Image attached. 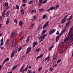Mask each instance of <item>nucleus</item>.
<instances>
[{"mask_svg":"<svg viewBox=\"0 0 73 73\" xmlns=\"http://www.w3.org/2000/svg\"><path fill=\"white\" fill-rule=\"evenodd\" d=\"M73 27H72L70 28V31L69 32L68 36H67L65 39L64 42H66L69 40H70L71 41L68 44V45H72L73 44Z\"/></svg>","mask_w":73,"mask_h":73,"instance_id":"nucleus-1","label":"nucleus"},{"mask_svg":"<svg viewBox=\"0 0 73 73\" xmlns=\"http://www.w3.org/2000/svg\"><path fill=\"white\" fill-rule=\"evenodd\" d=\"M72 17H73V16L71 15L68 19L66 18H64V19H63L62 21V23H65V22L66 21V19H67V20H71V19H72Z\"/></svg>","mask_w":73,"mask_h":73,"instance_id":"nucleus-2","label":"nucleus"},{"mask_svg":"<svg viewBox=\"0 0 73 73\" xmlns=\"http://www.w3.org/2000/svg\"><path fill=\"white\" fill-rule=\"evenodd\" d=\"M56 31V29H53L52 30L50 31L49 32V34L50 35H52L54 32V31Z\"/></svg>","mask_w":73,"mask_h":73,"instance_id":"nucleus-3","label":"nucleus"},{"mask_svg":"<svg viewBox=\"0 0 73 73\" xmlns=\"http://www.w3.org/2000/svg\"><path fill=\"white\" fill-rule=\"evenodd\" d=\"M49 21H47L44 25V26L43 27V29H45V28H46V27H47V26H48V23H49Z\"/></svg>","mask_w":73,"mask_h":73,"instance_id":"nucleus-4","label":"nucleus"},{"mask_svg":"<svg viewBox=\"0 0 73 73\" xmlns=\"http://www.w3.org/2000/svg\"><path fill=\"white\" fill-rule=\"evenodd\" d=\"M31 48L30 47H29L27 48V51L26 53V54H27L28 53L30 52H31Z\"/></svg>","mask_w":73,"mask_h":73,"instance_id":"nucleus-5","label":"nucleus"},{"mask_svg":"<svg viewBox=\"0 0 73 73\" xmlns=\"http://www.w3.org/2000/svg\"><path fill=\"white\" fill-rule=\"evenodd\" d=\"M15 39H13V41L12 44V46L13 47L15 46V45H16V43H15Z\"/></svg>","mask_w":73,"mask_h":73,"instance_id":"nucleus-6","label":"nucleus"},{"mask_svg":"<svg viewBox=\"0 0 73 73\" xmlns=\"http://www.w3.org/2000/svg\"><path fill=\"white\" fill-rule=\"evenodd\" d=\"M44 38H43V37H42V35H41L40 37L38 38V40H39V39H40V42H41V41H43L44 39Z\"/></svg>","mask_w":73,"mask_h":73,"instance_id":"nucleus-7","label":"nucleus"},{"mask_svg":"<svg viewBox=\"0 0 73 73\" xmlns=\"http://www.w3.org/2000/svg\"><path fill=\"white\" fill-rule=\"evenodd\" d=\"M38 44L37 42H34L33 43V48H35L36 45H37Z\"/></svg>","mask_w":73,"mask_h":73,"instance_id":"nucleus-8","label":"nucleus"},{"mask_svg":"<svg viewBox=\"0 0 73 73\" xmlns=\"http://www.w3.org/2000/svg\"><path fill=\"white\" fill-rule=\"evenodd\" d=\"M55 9V7H50L48 10H47V11L49 12L50 11V10H52V9Z\"/></svg>","mask_w":73,"mask_h":73,"instance_id":"nucleus-9","label":"nucleus"},{"mask_svg":"<svg viewBox=\"0 0 73 73\" xmlns=\"http://www.w3.org/2000/svg\"><path fill=\"white\" fill-rule=\"evenodd\" d=\"M15 51H13L12 52V54L11 55V57H13V56H14V54H15Z\"/></svg>","mask_w":73,"mask_h":73,"instance_id":"nucleus-10","label":"nucleus"},{"mask_svg":"<svg viewBox=\"0 0 73 73\" xmlns=\"http://www.w3.org/2000/svg\"><path fill=\"white\" fill-rule=\"evenodd\" d=\"M24 65H23L21 67L20 70H19V73H20V72H21V71L24 70Z\"/></svg>","mask_w":73,"mask_h":73,"instance_id":"nucleus-11","label":"nucleus"},{"mask_svg":"<svg viewBox=\"0 0 73 73\" xmlns=\"http://www.w3.org/2000/svg\"><path fill=\"white\" fill-rule=\"evenodd\" d=\"M65 51V50L63 49H61V50H60L59 51V53H64V51Z\"/></svg>","mask_w":73,"mask_h":73,"instance_id":"nucleus-12","label":"nucleus"},{"mask_svg":"<svg viewBox=\"0 0 73 73\" xmlns=\"http://www.w3.org/2000/svg\"><path fill=\"white\" fill-rule=\"evenodd\" d=\"M15 35H16V33H12L11 34L10 37H12L13 36H15Z\"/></svg>","mask_w":73,"mask_h":73,"instance_id":"nucleus-13","label":"nucleus"},{"mask_svg":"<svg viewBox=\"0 0 73 73\" xmlns=\"http://www.w3.org/2000/svg\"><path fill=\"white\" fill-rule=\"evenodd\" d=\"M9 61V58H7L4 60L3 62V63L4 64V63H5L6 61Z\"/></svg>","mask_w":73,"mask_h":73,"instance_id":"nucleus-14","label":"nucleus"},{"mask_svg":"<svg viewBox=\"0 0 73 73\" xmlns=\"http://www.w3.org/2000/svg\"><path fill=\"white\" fill-rule=\"evenodd\" d=\"M57 57V55L56 54H54V55L53 56V58L52 59L53 60H54L55 59H56V58Z\"/></svg>","mask_w":73,"mask_h":73,"instance_id":"nucleus-15","label":"nucleus"},{"mask_svg":"<svg viewBox=\"0 0 73 73\" xmlns=\"http://www.w3.org/2000/svg\"><path fill=\"white\" fill-rule=\"evenodd\" d=\"M71 22V21H68V22L66 24V27H68V25H69V24H70Z\"/></svg>","mask_w":73,"mask_h":73,"instance_id":"nucleus-16","label":"nucleus"},{"mask_svg":"<svg viewBox=\"0 0 73 73\" xmlns=\"http://www.w3.org/2000/svg\"><path fill=\"white\" fill-rule=\"evenodd\" d=\"M60 36H57L56 38V42H57L58 41V40H59V37Z\"/></svg>","mask_w":73,"mask_h":73,"instance_id":"nucleus-17","label":"nucleus"},{"mask_svg":"<svg viewBox=\"0 0 73 73\" xmlns=\"http://www.w3.org/2000/svg\"><path fill=\"white\" fill-rule=\"evenodd\" d=\"M64 43L63 42H60L59 44V46H62L64 45Z\"/></svg>","mask_w":73,"mask_h":73,"instance_id":"nucleus-18","label":"nucleus"},{"mask_svg":"<svg viewBox=\"0 0 73 73\" xmlns=\"http://www.w3.org/2000/svg\"><path fill=\"white\" fill-rule=\"evenodd\" d=\"M21 13L22 15H24V10L23 9H22L21 10Z\"/></svg>","mask_w":73,"mask_h":73,"instance_id":"nucleus-19","label":"nucleus"},{"mask_svg":"<svg viewBox=\"0 0 73 73\" xmlns=\"http://www.w3.org/2000/svg\"><path fill=\"white\" fill-rule=\"evenodd\" d=\"M17 67L16 66H14L13 67V69L12 70H15V69H16Z\"/></svg>","mask_w":73,"mask_h":73,"instance_id":"nucleus-20","label":"nucleus"},{"mask_svg":"<svg viewBox=\"0 0 73 73\" xmlns=\"http://www.w3.org/2000/svg\"><path fill=\"white\" fill-rule=\"evenodd\" d=\"M34 25H35V23H31V26H30L29 27H30V28H31V27H33V26H34Z\"/></svg>","mask_w":73,"mask_h":73,"instance_id":"nucleus-21","label":"nucleus"},{"mask_svg":"<svg viewBox=\"0 0 73 73\" xmlns=\"http://www.w3.org/2000/svg\"><path fill=\"white\" fill-rule=\"evenodd\" d=\"M41 50V49L40 48H38L37 49H36V52H38L40 50Z\"/></svg>","mask_w":73,"mask_h":73,"instance_id":"nucleus-22","label":"nucleus"},{"mask_svg":"<svg viewBox=\"0 0 73 73\" xmlns=\"http://www.w3.org/2000/svg\"><path fill=\"white\" fill-rule=\"evenodd\" d=\"M29 37H30V36H29L27 38V39L26 40V42H28V41H29Z\"/></svg>","mask_w":73,"mask_h":73,"instance_id":"nucleus-23","label":"nucleus"},{"mask_svg":"<svg viewBox=\"0 0 73 73\" xmlns=\"http://www.w3.org/2000/svg\"><path fill=\"white\" fill-rule=\"evenodd\" d=\"M61 61V59L58 60L57 61V64H58L59 63H60Z\"/></svg>","mask_w":73,"mask_h":73,"instance_id":"nucleus-24","label":"nucleus"},{"mask_svg":"<svg viewBox=\"0 0 73 73\" xmlns=\"http://www.w3.org/2000/svg\"><path fill=\"white\" fill-rule=\"evenodd\" d=\"M48 35V33H47L46 34H45L44 35H42V37H43V38H44V37H45V36H47Z\"/></svg>","mask_w":73,"mask_h":73,"instance_id":"nucleus-25","label":"nucleus"},{"mask_svg":"<svg viewBox=\"0 0 73 73\" xmlns=\"http://www.w3.org/2000/svg\"><path fill=\"white\" fill-rule=\"evenodd\" d=\"M45 17H46V15H44L43 16L42 18L43 19H44Z\"/></svg>","mask_w":73,"mask_h":73,"instance_id":"nucleus-26","label":"nucleus"},{"mask_svg":"<svg viewBox=\"0 0 73 73\" xmlns=\"http://www.w3.org/2000/svg\"><path fill=\"white\" fill-rule=\"evenodd\" d=\"M53 45H52L51 47H50L49 48V50H50L52 49V48H53Z\"/></svg>","mask_w":73,"mask_h":73,"instance_id":"nucleus-27","label":"nucleus"},{"mask_svg":"<svg viewBox=\"0 0 73 73\" xmlns=\"http://www.w3.org/2000/svg\"><path fill=\"white\" fill-rule=\"evenodd\" d=\"M42 69V67H39V68L38 69V72H40V70H41Z\"/></svg>","mask_w":73,"mask_h":73,"instance_id":"nucleus-28","label":"nucleus"},{"mask_svg":"<svg viewBox=\"0 0 73 73\" xmlns=\"http://www.w3.org/2000/svg\"><path fill=\"white\" fill-rule=\"evenodd\" d=\"M23 38H24V36H22L20 38L19 40L20 41H21V40H22V39H23Z\"/></svg>","mask_w":73,"mask_h":73,"instance_id":"nucleus-29","label":"nucleus"},{"mask_svg":"<svg viewBox=\"0 0 73 73\" xmlns=\"http://www.w3.org/2000/svg\"><path fill=\"white\" fill-rule=\"evenodd\" d=\"M19 24L20 25H22V24H23V22H22V21H20V22H19Z\"/></svg>","mask_w":73,"mask_h":73,"instance_id":"nucleus-30","label":"nucleus"},{"mask_svg":"<svg viewBox=\"0 0 73 73\" xmlns=\"http://www.w3.org/2000/svg\"><path fill=\"white\" fill-rule=\"evenodd\" d=\"M33 2V1H31L30 2H29V4H32Z\"/></svg>","mask_w":73,"mask_h":73,"instance_id":"nucleus-31","label":"nucleus"},{"mask_svg":"<svg viewBox=\"0 0 73 73\" xmlns=\"http://www.w3.org/2000/svg\"><path fill=\"white\" fill-rule=\"evenodd\" d=\"M8 23H9V19H7L6 22V24H8Z\"/></svg>","mask_w":73,"mask_h":73,"instance_id":"nucleus-32","label":"nucleus"},{"mask_svg":"<svg viewBox=\"0 0 73 73\" xmlns=\"http://www.w3.org/2000/svg\"><path fill=\"white\" fill-rule=\"evenodd\" d=\"M2 16H4V15H5V13L4 12H2Z\"/></svg>","mask_w":73,"mask_h":73,"instance_id":"nucleus-33","label":"nucleus"},{"mask_svg":"<svg viewBox=\"0 0 73 73\" xmlns=\"http://www.w3.org/2000/svg\"><path fill=\"white\" fill-rule=\"evenodd\" d=\"M8 3H5V7H8Z\"/></svg>","mask_w":73,"mask_h":73,"instance_id":"nucleus-34","label":"nucleus"},{"mask_svg":"<svg viewBox=\"0 0 73 73\" xmlns=\"http://www.w3.org/2000/svg\"><path fill=\"white\" fill-rule=\"evenodd\" d=\"M21 48H19L18 49V52H20L21 50Z\"/></svg>","mask_w":73,"mask_h":73,"instance_id":"nucleus-35","label":"nucleus"},{"mask_svg":"<svg viewBox=\"0 0 73 73\" xmlns=\"http://www.w3.org/2000/svg\"><path fill=\"white\" fill-rule=\"evenodd\" d=\"M25 57L24 55H23L22 57V58L20 59V60H24V57Z\"/></svg>","mask_w":73,"mask_h":73,"instance_id":"nucleus-36","label":"nucleus"},{"mask_svg":"<svg viewBox=\"0 0 73 73\" xmlns=\"http://www.w3.org/2000/svg\"><path fill=\"white\" fill-rule=\"evenodd\" d=\"M27 73H32V70H29L27 72Z\"/></svg>","mask_w":73,"mask_h":73,"instance_id":"nucleus-37","label":"nucleus"},{"mask_svg":"<svg viewBox=\"0 0 73 73\" xmlns=\"http://www.w3.org/2000/svg\"><path fill=\"white\" fill-rule=\"evenodd\" d=\"M28 67H26L25 69V70H24V71H27V70H28Z\"/></svg>","mask_w":73,"mask_h":73,"instance_id":"nucleus-38","label":"nucleus"},{"mask_svg":"<svg viewBox=\"0 0 73 73\" xmlns=\"http://www.w3.org/2000/svg\"><path fill=\"white\" fill-rule=\"evenodd\" d=\"M44 54H41V55H40L39 56V58H41V57H42V56H43Z\"/></svg>","mask_w":73,"mask_h":73,"instance_id":"nucleus-39","label":"nucleus"},{"mask_svg":"<svg viewBox=\"0 0 73 73\" xmlns=\"http://www.w3.org/2000/svg\"><path fill=\"white\" fill-rule=\"evenodd\" d=\"M16 7L17 9H19V6L18 5H16Z\"/></svg>","mask_w":73,"mask_h":73,"instance_id":"nucleus-40","label":"nucleus"},{"mask_svg":"<svg viewBox=\"0 0 73 73\" xmlns=\"http://www.w3.org/2000/svg\"><path fill=\"white\" fill-rule=\"evenodd\" d=\"M59 6H60L59 5H56V9H58V7H59Z\"/></svg>","mask_w":73,"mask_h":73,"instance_id":"nucleus-41","label":"nucleus"},{"mask_svg":"<svg viewBox=\"0 0 73 73\" xmlns=\"http://www.w3.org/2000/svg\"><path fill=\"white\" fill-rule=\"evenodd\" d=\"M46 30H44L43 31H42V33L43 34L44 33H45V32H46Z\"/></svg>","mask_w":73,"mask_h":73,"instance_id":"nucleus-42","label":"nucleus"},{"mask_svg":"<svg viewBox=\"0 0 73 73\" xmlns=\"http://www.w3.org/2000/svg\"><path fill=\"white\" fill-rule=\"evenodd\" d=\"M6 17H7L8 16V15H9V13H6Z\"/></svg>","mask_w":73,"mask_h":73,"instance_id":"nucleus-43","label":"nucleus"},{"mask_svg":"<svg viewBox=\"0 0 73 73\" xmlns=\"http://www.w3.org/2000/svg\"><path fill=\"white\" fill-rule=\"evenodd\" d=\"M18 48V44H17L15 46V48Z\"/></svg>","mask_w":73,"mask_h":73,"instance_id":"nucleus-44","label":"nucleus"},{"mask_svg":"<svg viewBox=\"0 0 73 73\" xmlns=\"http://www.w3.org/2000/svg\"><path fill=\"white\" fill-rule=\"evenodd\" d=\"M14 21L15 23H17V20L16 19L14 20Z\"/></svg>","mask_w":73,"mask_h":73,"instance_id":"nucleus-45","label":"nucleus"},{"mask_svg":"<svg viewBox=\"0 0 73 73\" xmlns=\"http://www.w3.org/2000/svg\"><path fill=\"white\" fill-rule=\"evenodd\" d=\"M50 72H52V71L53 70V68H50Z\"/></svg>","mask_w":73,"mask_h":73,"instance_id":"nucleus-46","label":"nucleus"},{"mask_svg":"<svg viewBox=\"0 0 73 73\" xmlns=\"http://www.w3.org/2000/svg\"><path fill=\"white\" fill-rule=\"evenodd\" d=\"M23 3H27L26 0H23Z\"/></svg>","mask_w":73,"mask_h":73,"instance_id":"nucleus-47","label":"nucleus"},{"mask_svg":"<svg viewBox=\"0 0 73 73\" xmlns=\"http://www.w3.org/2000/svg\"><path fill=\"white\" fill-rule=\"evenodd\" d=\"M32 12L34 13H35L36 12V11L35 10H32Z\"/></svg>","mask_w":73,"mask_h":73,"instance_id":"nucleus-48","label":"nucleus"},{"mask_svg":"<svg viewBox=\"0 0 73 73\" xmlns=\"http://www.w3.org/2000/svg\"><path fill=\"white\" fill-rule=\"evenodd\" d=\"M47 0H45V1H44L43 2V4H45V3H46V1H47Z\"/></svg>","mask_w":73,"mask_h":73,"instance_id":"nucleus-49","label":"nucleus"},{"mask_svg":"<svg viewBox=\"0 0 73 73\" xmlns=\"http://www.w3.org/2000/svg\"><path fill=\"white\" fill-rule=\"evenodd\" d=\"M26 5V4H22V6L23 7H25V6Z\"/></svg>","mask_w":73,"mask_h":73,"instance_id":"nucleus-50","label":"nucleus"},{"mask_svg":"<svg viewBox=\"0 0 73 73\" xmlns=\"http://www.w3.org/2000/svg\"><path fill=\"white\" fill-rule=\"evenodd\" d=\"M43 11V9H40L39 10V11H40V12H41V11Z\"/></svg>","mask_w":73,"mask_h":73,"instance_id":"nucleus-51","label":"nucleus"},{"mask_svg":"<svg viewBox=\"0 0 73 73\" xmlns=\"http://www.w3.org/2000/svg\"><path fill=\"white\" fill-rule=\"evenodd\" d=\"M62 33H60V34H59V36H59V37H60V36H61V35H62Z\"/></svg>","mask_w":73,"mask_h":73,"instance_id":"nucleus-52","label":"nucleus"},{"mask_svg":"<svg viewBox=\"0 0 73 73\" xmlns=\"http://www.w3.org/2000/svg\"><path fill=\"white\" fill-rule=\"evenodd\" d=\"M39 4L40 5H42V2H39Z\"/></svg>","mask_w":73,"mask_h":73,"instance_id":"nucleus-53","label":"nucleus"},{"mask_svg":"<svg viewBox=\"0 0 73 73\" xmlns=\"http://www.w3.org/2000/svg\"><path fill=\"white\" fill-rule=\"evenodd\" d=\"M4 44L3 43V42H2L1 44H0V46H1L2 45H3Z\"/></svg>","mask_w":73,"mask_h":73,"instance_id":"nucleus-54","label":"nucleus"},{"mask_svg":"<svg viewBox=\"0 0 73 73\" xmlns=\"http://www.w3.org/2000/svg\"><path fill=\"white\" fill-rule=\"evenodd\" d=\"M39 58H39V56H38L36 58V60H38Z\"/></svg>","mask_w":73,"mask_h":73,"instance_id":"nucleus-55","label":"nucleus"},{"mask_svg":"<svg viewBox=\"0 0 73 73\" xmlns=\"http://www.w3.org/2000/svg\"><path fill=\"white\" fill-rule=\"evenodd\" d=\"M68 16V15L64 16V19H66V18Z\"/></svg>","mask_w":73,"mask_h":73,"instance_id":"nucleus-56","label":"nucleus"},{"mask_svg":"<svg viewBox=\"0 0 73 73\" xmlns=\"http://www.w3.org/2000/svg\"><path fill=\"white\" fill-rule=\"evenodd\" d=\"M49 56H48L46 58V60H48V59H49Z\"/></svg>","mask_w":73,"mask_h":73,"instance_id":"nucleus-57","label":"nucleus"},{"mask_svg":"<svg viewBox=\"0 0 73 73\" xmlns=\"http://www.w3.org/2000/svg\"><path fill=\"white\" fill-rule=\"evenodd\" d=\"M56 35H58L59 34V32L58 31H57L56 33Z\"/></svg>","mask_w":73,"mask_h":73,"instance_id":"nucleus-58","label":"nucleus"},{"mask_svg":"<svg viewBox=\"0 0 73 73\" xmlns=\"http://www.w3.org/2000/svg\"><path fill=\"white\" fill-rule=\"evenodd\" d=\"M8 42H9V39H7V42H6V43H8Z\"/></svg>","mask_w":73,"mask_h":73,"instance_id":"nucleus-59","label":"nucleus"},{"mask_svg":"<svg viewBox=\"0 0 73 73\" xmlns=\"http://www.w3.org/2000/svg\"><path fill=\"white\" fill-rule=\"evenodd\" d=\"M34 19H36V16H34V17H33Z\"/></svg>","mask_w":73,"mask_h":73,"instance_id":"nucleus-60","label":"nucleus"},{"mask_svg":"<svg viewBox=\"0 0 73 73\" xmlns=\"http://www.w3.org/2000/svg\"><path fill=\"white\" fill-rule=\"evenodd\" d=\"M3 39L2 38L1 40V42H3Z\"/></svg>","mask_w":73,"mask_h":73,"instance_id":"nucleus-61","label":"nucleus"},{"mask_svg":"<svg viewBox=\"0 0 73 73\" xmlns=\"http://www.w3.org/2000/svg\"><path fill=\"white\" fill-rule=\"evenodd\" d=\"M24 70H23V71H22V73H24L25 72H24Z\"/></svg>","mask_w":73,"mask_h":73,"instance_id":"nucleus-62","label":"nucleus"},{"mask_svg":"<svg viewBox=\"0 0 73 73\" xmlns=\"http://www.w3.org/2000/svg\"><path fill=\"white\" fill-rule=\"evenodd\" d=\"M32 67H31V66H29V69H31Z\"/></svg>","mask_w":73,"mask_h":73,"instance_id":"nucleus-63","label":"nucleus"},{"mask_svg":"<svg viewBox=\"0 0 73 73\" xmlns=\"http://www.w3.org/2000/svg\"><path fill=\"white\" fill-rule=\"evenodd\" d=\"M39 3H42V0H39Z\"/></svg>","mask_w":73,"mask_h":73,"instance_id":"nucleus-64","label":"nucleus"}]
</instances>
